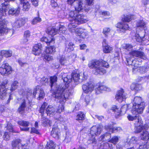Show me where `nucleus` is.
<instances>
[{
    "mask_svg": "<svg viewBox=\"0 0 149 149\" xmlns=\"http://www.w3.org/2000/svg\"><path fill=\"white\" fill-rule=\"evenodd\" d=\"M83 76H80L79 74L75 72L72 73V76L67 75L66 77L63 75L61 77L63 79L64 82H65V85H62L59 86L56 89V98L58 100L60 103L59 107L56 112L61 113L64 110L63 105L67 99L70 97L72 95V90L68 88V84L72 81V78L74 82L77 84L81 83L83 80L86 79L87 77L85 75L84 73L83 74Z\"/></svg>",
    "mask_w": 149,
    "mask_h": 149,
    "instance_id": "nucleus-1",
    "label": "nucleus"
},
{
    "mask_svg": "<svg viewBox=\"0 0 149 149\" xmlns=\"http://www.w3.org/2000/svg\"><path fill=\"white\" fill-rule=\"evenodd\" d=\"M15 0H4L5 2L0 5V35L5 33L11 36L13 33V30L12 29H8L5 26L6 21L3 18L6 15V13L9 6L7 2L14 1Z\"/></svg>",
    "mask_w": 149,
    "mask_h": 149,
    "instance_id": "nucleus-2",
    "label": "nucleus"
},
{
    "mask_svg": "<svg viewBox=\"0 0 149 149\" xmlns=\"http://www.w3.org/2000/svg\"><path fill=\"white\" fill-rule=\"evenodd\" d=\"M19 94L23 96L24 98L20 104L18 109V112L20 114H24L27 112H29L31 111V106H28L27 102L29 103L30 101L29 99L32 95L31 91H24L21 89L19 91Z\"/></svg>",
    "mask_w": 149,
    "mask_h": 149,
    "instance_id": "nucleus-3",
    "label": "nucleus"
},
{
    "mask_svg": "<svg viewBox=\"0 0 149 149\" xmlns=\"http://www.w3.org/2000/svg\"><path fill=\"white\" fill-rule=\"evenodd\" d=\"M88 66L91 69H95L94 74L95 75H102L106 72L102 67L108 68L109 64L108 63L103 60H92L89 62Z\"/></svg>",
    "mask_w": 149,
    "mask_h": 149,
    "instance_id": "nucleus-4",
    "label": "nucleus"
},
{
    "mask_svg": "<svg viewBox=\"0 0 149 149\" xmlns=\"http://www.w3.org/2000/svg\"><path fill=\"white\" fill-rule=\"evenodd\" d=\"M133 104L131 112L133 114L136 115L142 113L144 108L145 103L142 101L141 97H135L133 101Z\"/></svg>",
    "mask_w": 149,
    "mask_h": 149,
    "instance_id": "nucleus-5",
    "label": "nucleus"
},
{
    "mask_svg": "<svg viewBox=\"0 0 149 149\" xmlns=\"http://www.w3.org/2000/svg\"><path fill=\"white\" fill-rule=\"evenodd\" d=\"M77 25L72 21L71 22L68 26L69 31L72 33H75L76 35L80 38H85L88 35V32L85 29L81 27L75 29Z\"/></svg>",
    "mask_w": 149,
    "mask_h": 149,
    "instance_id": "nucleus-6",
    "label": "nucleus"
},
{
    "mask_svg": "<svg viewBox=\"0 0 149 149\" xmlns=\"http://www.w3.org/2000/svg\"><path fill=\"white\" fill-rule=\"evenodd\" d=\"M138 121L134 123V126L135 127V132L136 133H139L141 132H143L144 130H147L148 127L146 125H143V121L141 118H138Z\"/></svg>",
    "mask_w": 149,
    "mask_h": 149,
    "instance_id": "nucleus-7",
    "label": "nucleus"
},
{
    "mask_svg": "<svg viewBox=\"0 0 149 149\" xmlns=\"http://www.w3.org/2000/svg\"><path fill=\"white\" fill-rule=\"evenodd\" d=\"M128 106L127 104H125L121 108L120 112H119L118 109L115 105L113 106L111 108V110L116 113L115 117L118 118L121 116V113L122 114H125L128 109Z\"/></svg>",
    "mask_w": 149,
    "mask_h": 149,
    "instance_id": "nucleus-8",
    "label": "nucleus"
},
{
    "mask_svg": "<svg viewBox=\"0 0 149 149\" xmlns=\"http://www.w3.org/2000/svg\"><path fill=\"white\" fill-rule=\"evenodd\" d=\"M11 66L8 63L2 64L0 67V73L3 76H7L11 74L12 72Z\"/></svg>",
    "mask_w": 149,
    "mask_h": 149,
    "instance_id": "nucleus-9",
    "label": "nucleus"
},
{
    "mask_svg": "<svg viewBox=\"0 0 149 149\" xmlns=\"http://www.w3.org/2000/svg\"><path fill=\"white\" fill-rule=\"evenodd\" d=\"M33 95L34 97L38 100L43 99L45 95V93L42 89H39L38 87L34 89Z\"/></svg>",
    "mask_w": 149,
    "mask_h": 149,
    "instance_id": "nucleus-10",
    "label": "nucleus"
},
{
    "mask_svg": "<svg viewBox=\"0 0 149 149\" xmlns=\"http://www.w3.org/2000/svg\"><path fill=\"white\" fill-rule=\"evenodd\" d=\"M127 94L122 89L118 90L116 94V98L118 102H121L127 98Z\"/></svg>",
    "mask_w": 149,
    "mask_h": 149,
    "instance_id": "nucleus-11",
    "label": "nucleus"
},
{
    "mask_svg": "<svg viewBox=\"0 0 149 149\" xmlns=\"http://www.w3.org/2000/svg\"><path fill=\"white\" fill-rule=\"evenodd\" d=\"M67 2L70 5L73 3L76 10H81L83 8L82 0H68Z\"/></svg>",
    "mask_w": 149,
    "mask_h": 149,
    "instance_id": "nucleus-12",
    "label": "nucleus"
},
{
    "mask_svg": "<svg viewBox=\"0 0 149 149\" xmlns=\"http://www.w3.org/2000/svg\"><path fill=\"white\" fill-rule=\"evenodd\" d=\"M102 130L101 126L100 125L93 126L91 129L90 133L92 136H98L100 134Z\"/></svg>",
    "mask_w": 149,
    "mask_h": 149,
    "instance_id": "nucleus-13",
    "label": "nucleus"
},
{
    "mask_svg": "<svg viewBox=\"0 0 149 149\" xmlns=\"http://www.w3.org/2000/svg\"><path fill=\"white\" fill-rule=\"evenodd\" d=\"M8 83V81L6 79L2 83L1 85L0 86V97L2 99L4 95L6 94V91H7L6 88L4 89L6 87V85Z\"/></svg>",
    "mask_w": 149,
    "mask_h": 149,
    "instance_id": "nucleus-14",
    "label": "nucleus"
},
{
    "mask_svg": "<svg viewBox=\"0 0 149 149\" xmlns=\"http://www.w3.org/2000/svg\"><path fill=\"white\" fill-rule=\"evenodd\" d=\"M116 27L119 29L120 33H124L126 31L129 30L130 29L128 24L124 22L118 23L117 24Z\"/></svg>",
    "mask_w": 149,
    "mask_h": 149,
    "instance_id": "nucleus-15",
    "label": "nucleus"
},
{
    "mask_svg": "<svg viewBox=\"0 0 149 149\" xmlns=\"http://www.w3.org/2000/svg\"><path fill=\"white\" fill-rule=\"evenodd\" d=\"M42 45L40 43L35 45L33 47L32 53L35 55H39L42 51Z\"/></svg>",
    "mask_w": 149,
    "mask_h": 149,
    "instance_id": "nucleus-16",
    "label": "nucleus"
},
{
    "mask_svg": "<svg viewBox=\"0 0 149 149\" xmlns=\"http://www.w3.org/2000/svg\"><path fill=\"white\" fill-rule=\"evenodd\" d=\"M82 89L84 92L86 94L90 93L93 90L95 86L91 83H88L83 85Z\"/></svg>",
    "mask_w": 149,
    "mask_h": 149,
    "instance_id": "nucleus-17",
    "label": "nucleus"
},
{
    "mask_svg": "<svg viewBox=\"0 0 149 149\" xmlns=\"http://www.w3.org/2000/svg\"><path fill=\"white\" fill-rule=\"evenodd\" d=\"M130 54L133 56L139 57L144 60L146 59V56L143 52L136 50H133L130 52Z\"/></svg>",
    "mask_w": 149,
    "mask_h": 149,
    "instance_id": "nucleus-18",
    "label": "nucleus"
},
{
    "mask_svg": "<svg viewBox=\"0 0 149 149\" xmlns=\"http://www.w3.org/2000/svg\"><path fill=\"white\" fill-rule=\"evenodd\" d=\"M84 16L83 15H81L78 13L76 17L74 20L72 21L75 23L76 25H79L80 24H83L86 23L87 21L85 19H84Z\"/></svg>",
    "mask_w": 149,
    "mask_h": 149,
    "instance_id": "nucleus-19",
    "label": "nucleus"
},
{
    "mask_svg": "<svg viewBox=\"0 0 149 149\" xmlns=\"http://www.w3.org/2000/svg\"><path fill=\"white\" fill-rule=\"evenodd\" d=\"M50 86L51 88V92L52 93V96L56 98V92L55 90L53 89V87L54 86L55 87L56 84V76H54L51 77L50 78Z\"/></svg>",
    "mask_w": 149,
    "mask_h": 149,
    "instance_id": "nucleus-20",
    "label": "nucleus"
},
{
    "mask_svg": "<svg viewBox=\"0 0 149 149\" xmlns=\"http://www.w3.org/2000/svg\"><path fill=\"white\" fill-rule=\"evenodd\" d=\"M18 124L23 127H20V129L22 131H28L29 128L28 127L30 125V122L28 121L25 120L20 121L18 122Z\"/></svg>",
    "mask_w": 149,
    "mask_h": 149,
    "instance_id": "nucleus-21",
    "label": "nucleus"
},
{
    "mask_svg": "<svg viewBox=\"0 0 149 149\" xmlns=\"http://www.w3.org/2000/svg\"><path fill=\"white\" fill-rule=\"evenodd\" d=\"M102 43L104 52L105 53H111L113 49V48L107 43L106 40L105 39H104L103 40Z\"/></svg>",
    "mask_w": 149,
    "mask_h": 149,
    "instance_id": "nucleus-22",
    "label": "nucleus"
},
{
    "mask_svg": "<svg viewBox=\"0 0 149 149\" xmlns=\"http://www.w3.org/2000/svg\"><path fill=\"white\" fill-rule=\"evenodd\" d=\"M80 10H76L75 9L74 11H70L69 15V17L68 18L69 20L71 22L73 21V20H74L76 17V16H77L79 13V12Z\"/></svg>",
    "mask_w": 149,
    "mask_h": 149,
    "instance_id": "nucleus-23",
    "label": "nucleus"
},
{
    "mask_svg": "<svg viewBox=\"0 0 149 149\" xmlns=\"http://www.w3.org/2000/svg\"><path fill=\"white\" fill-rule=\"evenodd\" d=\"M147 68L146 67H138L137 65V67L135 68H133L132 71L134 73H136L137 72H139L141 74H143L146 72L147 71Z\"/></svg>",
    "mask_w": 149,
    "mask_h": 149,
    "instance_id": "nucleus-24",
    "label": "nucleus"
},
{
    "mask_svg": "<svg viewBox=\"0 0 149 149\" xmlns=\"http://www.w3.org/2000/svg\"><path fill=\"white\" fill-rule=\"evenodd\" d=\"M25 23V21L23 19L20 18L15 21L13 23V27L16 28H19L22 26Z\"/></svg>",
    "mask_w": 149,
    "mask_h": 149,
    "instance_id": "nucleus-25",
    "label": "nucleus"
},
{
    "mask_svg": "<svg viewBox=\"0 0 149 149\" xmlns=\"http://www.w3.org/2000/svg\"><path fill=\"white\" fill-rule=\"evenodd\" d=\"M109 88L104 86H99L96 87L95 89V93L99 94L102 92L103 91H108Z\"/></svg>",
    "mask_w": 149,
    "mask_h": 149,
    "instance_id": "nucleus-26",
    "label": "nucleus"
},
{
    "mask_svg": "<svg viewBox=\"0 0 149 149\" xmlns=\"http://www.w3.org/2000/svg\"><path fill=\"white\" fill-rule=\"evenodd\" d=\"M127 143L130 146H133V147L138 143L139 139L135 136L132 137L129 140L127 141Z\"/></svg>",
    "mask_w": 149,
    "mask_h": 149,
    "instance_id": "nucleus-27",
    "label": "nucleus"
},
{
    "mask_svg": "<svg viewBox=\"0 0 149 149\" xmlns=\"http://www.w3.org/2000/svg\"><path fill=\"white\" fill-rule=\"evenodd\" d=\"M41 40L42 42H45L47 45H50L55 43V40L52 38H51L50 37H43L41 38Z\"/></svg>",
    "mask_w": 149,
    "mask_h": 149,
    "instance_id": "nucleus-28",
    "label": "nucleus"
},
{
    "mask_svg": "<svg viewBox=\"0 0 149 149\" xmlns=\"http://www.w3.org/2000/svg\"><path fill=\"white\" fill-rule=\"evenodd\" d=\"M55 111V108L52 106L49 105L46 108L45 112L47 115L51 116L54 114Z\"/></svg>",
    "mask_w": 149,
    "mask_h": 149,
    "instance_id": "nucleus-29",
    "label": "nucleus"
},
{
    "mask_svg": "<svg viewBox=\"0 0 149 149\" xmlns=\"http://www.w3.org/2000/svg\"><path fill=\"white\" fill-rule=\"evenodd\" d=\"M21 4L23 5V10L24 11H28L30 8V5L27 0H19Z\"/></svg>",
    "mask_w": 149,
    "mask_h": 149,
    "instance_id": "nucleus-30",
    "label": "nucleus"
},
{
    "mask_svg": "<svg viewBox=\"0 0 149 149\" xmlns=\"http://www.w3.org/2000/svg\"><path fill=\"white\" fill-rule=\"evenodd\" d=\"M105 128L108 130H109V131L113 133L115 132H119L122 130L121 129L120 127H113L111 125H107L105 126Z\"/></svg>",
    "mask_w": 149,
    "mask_h": 149,
    "instance_id": "nucleus-31",
    "label": "nucleus"
},
{
    "mask_svg": "<svg viewBox=\"0 0 149 149\" xmlns=\"http://www.w3.org/2000/svg\"><path fill=\"white\" fill-rule=\"evenodd\" d=\"M147 23L143 20H140L136 23V26L137 28L141 30H143L146 27Z\"/></svg>",
    "mask_w": 149,
    "mask_h": 149,
    "instance_id": "nucleus-32",
    "label": "nucleus"
},
{
    "mask_svg": "<svg viewBox=\"0 0 149 149\" xmlns=\"http://www.w3.org/2000/svg\"><path fill=\"white\" fill-rule=\"evenodd\" d=\"M21 142V140L19 139H15L12 141L11 143L12 149H19L18 145Z\"/></svg>",
    "mask_w": 149,
    "mask_h": 149,
    "instance_id": "nucleus-33",
    "label": "nucleus"
},
{
    "mask_svg": "<svg viewBox=\"0 0 149 149\" xmlns=\"http://www.w3.org/2000/svg\"><path fill=\"white\" fill-rule=\"evenodd\" d=\"M30 35L31 34L30 31H25L24 33V38L22 40L21 42L23 43L27 42Z\"/></svg>",
    "mask_w": 149,
    "mask_h": 149,
    "instance_id": "nucleus-34",
    "label": "nucleus"
},
{
    "mask_svg": "<svg viewBox=\"0 0 149 149\" xmlns=\"http://www.w3.org/2000/svg\"><path fill=\"white\" fill-rule=\"evenodd\" d=\"M19 11L20 9L19 8L15 9L13 8L10 9L8 13L9 15L16 16L19 14Z\"/></svg>",
    "mask_w": 149,
    "mask_h": 149,
    "instance_id": "nucleus-35",
    "label": "nucleus"
},
{
    "mask_svg": "<svg viewBox=\"0 0 149 149\" xmlns=\"http://www.w3.org/2000/svg\"><path fill=\"white\" fill-rule=\"evenodd\" d=\"M74 46L73 43L70 42L66 44L65 49L67 52H70L74 49Z\"/></svg>",
    "mask_w": 149,
    "mask_h": 149,
    "instance_id": "nucleus-36",
    "label": "nucleus"
},
{
    "mask_svg": "<svg viewBox=\"0 0 149 149\" xmlns=\"http://www.w3.org/2000/svg\"><path fill=\"white\" fill-rule=\"evenodd\" d=\"M46 33L51 36H54L56 34V28L55 27H49L46 31Z\"/></svg>",
    "mask_w": 149,
    "mask_h": 149,
    "instance_id": "nucleus-37",
    "label": "nucleus"
},
{
    "mask_svg": "<svg viewBox=\"0 0 149 149\" xmlns=\"http://www.w3.org/2000/svg\"><path fill=\"white\" fill-rule=\"evenodd\" d=\"M126 60L128 64L129 65H133L134 66L133 68L136 67L137 65H138V61L135 60L131 59L130 58H127Z\"/></svg>",
    "mask_w": 149,
    "mask_h": 149,
    "instance_id": "nucleus-38",
    "label": "nucleus"
},
{
    "mask_svg": "<svg viewBox=\"0 0 149 149\" xmlns=\"http://www.w3.org/2000/svg\"><path fill=\"white\" fill-rule=\"evenodd\" d=\"M141 138L143 140L147 141L149 139V133L146 131V130H144L141 133Z\"/></svg>",
    "mask_w": 149,
    "mask_h": 149,
    "instance_id": "nucleus-39",
    "label": "nucleus"
},
{
    "mask_svg": "<svg viewBox=\"0 0 149 149\" xmlns=\"http://www.w3.org/2000/svg\"><path fill=\"white\" fill-rule=\"evenodd\" d=\"M1 56H4L6 57H9L11 56L12 55V51H10L2 50L1 52Z\"/></svg>",
    "mask_w": 149,
    "mask_h": 149,
    "instance_id": "nucleus-40",
    "label": "nucleus"
},
{
    "mask_svg": "<svg viewBox=\"0 0 149 149\" xmlns=\"http://www.w3.org/2000/svg\"><path fill=\"white\" fill-rule=\"evenodd\" d=\"M56 146L54 143L52 141L47 142L45 147L46 149H55Z\"/></svg>",
    "mask_w": 149,
    "mask_h": 149,
    "instance_id": "nucleus-41",
    "label": "nucleus"
},
{
    "mask_svg": "<svg viewBox=\"0 0 149 149\" xmlns=\"http://www.w3.org/2000/svg\"><path fill=\"white\" fill-rule=\"evenodd\" d=\"M55 52V48L54 46H51L47 47L45 50L47 54H53Z\"/></svg>",
    "mask_w": 149,
    "mask_h": 149,
    "instance_id": "nucleus-42",
    "label": "nucleus"
},
{
    "mask_svg": "<svg viewBox=\"0 0 149 149\" xmlns=\"http://www.w3.org/2000/svg\"><path fill=\"white\" fill-rule=\"evenodd\" d=\"M18 85L19 83L17 81H14L11 85V88L10 90L8 89V88H6L7 89V91H8V90L9 91H13L17 88V86H18ZM5 88H6L4 89Z\"/></svg>",
    "mask_w": 149,
    "mask_h": 149,
    "instance_id": "nucleus-43",
    "label": "nucleus"
},
{
    "mask_svg": "<svg viewBox=\"0 0 149 149\" xmlns=\"http://www.w3.org/2000/svg\"><path fill=\"white\" fill-rule=\"evenodd\" d=\"M123 48L126 51H129L132 50L133 46L129 44H124L123 45Z\"/></svg>",
    "mask_w": 149,
    "mask_h": 149,
    "instance_id": "nucleus-44",
    "label": "nucleus"
},
{
    "mask_svg": "<svg viewBox=\"0 0 149 149\" xmlns=\"http://www.w3.org/2000/svg\"><path fill=\"white\" fill-rule=\"evenodd\" d=\"M128 119L130 121L135 120V123L136 122L138 121V118H141L140 116L138 115L137 116H132V115H129L127 116Z\"/></svg>",
    "mask_w": 149,
    "mask_h": 149,
    "instance_id": "nucleus-45",
    "label": "nucleus"
},
{
    "mask_svg": "<svg viewBox=\"0 0 149 149\" xmlns=\"http://www.w3.org/2000/svg\"><path fill=\"white\" fill-rule=\"evenodd\" d=\"M85 115L82 112L78 113L76 116V120H82L84 119Z\"/></svg>",
    "mask_w": 149,
    "mask_h": 149,
    "instance_id": "nucleus-46",
    "label": "nucleus"
},
{
    "mask_svg": "<svg viewBox=\"0 0 149 149\" xmlns=\"http://www.w3.org/2000/svg\"><path fill=\"white\" fill-rule=\"evenodd\" d=\"M119 138L117 136H113L109 141V142L116 145L119 141Z\"/></svg>",
    "mask_w": 149,
    "mask_h": 149,
    "instance_id": "nucleus-47",
    "label": "nucleus"
},
{
    "mask_svg": "<svg viewBox=\"0 0 149 149\" xmlns=\"http://www.w3.org/2000/svg\"><path fill=\"white\" fill-rule=\"evenodd\" d=\"M131 88L132 90H135L138 91L140 90L141 88V85L139 84H132L131 86Z\"/></svg>",
    "mask_w": 149,
    "mask_h": 149,
    "instance_id": "nucleus-48",
    "label": "nucleus"
},
{
    "mask_svg": "<svg viewBox=\"0 0 149 149\" xmlns=\"http://www.w3.org/2000/svg\"><path fill=\"white\" fill-rule=\"evenodd\" d=\"M65 30L66 28L65 27L63 26L60 25L58 30H56V33H58L59 34L64 33Z\"/></svg>",
    "mask_w": 149,
    "mask_h": 149,
    "instance_id": "nucleus-49",
    "label": "nucleus"
},
{
    "mask_svg": "<svg viewBox=\"0 0 149 149\" xmlns=\"http://www.w3.org/2000/svg\"><path fill=\"white\" fill-rule=\"evenodd\" d=\"M133 16L132 15H126L123 19V21L125 22H129L133 18Z\"/></svg>",
    "mask_w": 149,
    "mask_h": 149,
    "instance_id": "nucleus-50",
    "label": "nucleus"
},
{
    "mask_svg": "<svg viewBox=\"0 0 149 149\" xmlns=\"http://www.w3.org/2000/svg\"><path fill=\"white\" fill-rule=\"evenodd\" d=\"M48 104L47 103L44 102L43 104L42 105L40 110H39V112L42 114V116H43V113L45 111V109L46 107L47 106Z\"/></svg>",
    "mask_w": 149,
    "mask_h": 149,
    "instance_id": "nucleus-51",
    "label": "nucleus"
},
{
    "mask_svg": "<svg viewBox=\"0 0 149 149\" xmlns=\"http://www.w3.org/2000/svg\"><path fill=\"white\" fill-rule=\"evenodd\" d=\"M144 37H141L139 34L136 33L135 35V39L136 41L139 42H142L144 40Z\"/></svg>",
    "mask_w": 149,
    "mask_h": 149,
    "instance_id": "nucleus-52",
    "label": "nucleus"
},
{
    "mask_svg": "<svg viewBox=\"0 0 149 149\" xmlns=\"http://www.w3.org/2000/svg\"><path fill=\"white\" fill-rule=\"evenodd\" d=\"M111 31V29L109 27H105L103 29V33L105 37H107Z\"/></svg>",
    "mask_w": 149,
    "mask_h": 149,
    "instance_id": "nucleus-53",
    "label": "nucleus"
},
{
    "mask_svg": "<svg viewBox=\"0 0 149 149\" xmlns=\"http://www.w3.org/2000/svg\"><path fill=\"white\" fill-rule=\"evenodd\" d=\"M84 100L86 105L88 104L90 102L92 101L91 97L88 95H87L85 96Z\"/></svg>",
    "mask_w": 149,
    "mask_h": 149,
    "instance_id": "nucleus-54",
    "label": "nucleus"
},
{
    "mask_svg": "<svg viewBox=\"0 0 149 149\" xmlns=\"http://www.w3.org/2000/svg\"><path fill=\"white\" fill-rule=\"evenodd\" d=\"M49 122V120L47 118L43 117L42 120V125L45 126L47 125Z\"/></svg>",
    "mask_w": 149,
    "mask_h": 149,
    "instance_id": "nucleus-55",
    "label": "nucleus"
},
{
    "mask_svg": "<svg viewBox=\"0 0 149 149\" xmlns=\"http://www.w3.org/2000/svg\"><path fill=\"white\" fill-rule=\"evenodd\" d=\"M53 59V58L51 54H46L44 56V60L48 61H52Z\"/></svg>",
    "mask_w": 149,
    "mask_h": 149,
    "instance_id": "nucleus-56",
    "label": "nucleus"
},
{
    "mask_svg": "<svg viewBox=\"0 0 149 149\" xmlns=\"http://www.w3.org/2000/svg\"><path fill=\"white\" fill-rule=\"evenodd\" d=\"M66 135L65 136V140L68 143L70 142L71 140V135L70 134L69 132H67L66 134Z\"/></svg>",
    "mask_w": 149,
    "mask_h": 149,
    "instance_id": "nucleus-57",
    "label": "nucleus"
},
{
    "mask_svg": "<svg viewBox=\"0 0 149 149\" xmlns=\"http://www.w3.org/2000/svg\"><path fill=\"white\" fill-rule=\"evenodd\" d=\"M41 21V19L39 17H36L34 18L32 22V24H35Z\"/></svg>",
    "mask_w": 149,
    "mask_h": 149,
    "instance_id": "nucleus-58",
    "label": "nucleus"
},
{
    "mask_svg": "<svg viewBox=\"0 0 149 149\" xmlns=\"http://www.w3.org/2000/svg\"><path fill=\"white\" fill-rule=\"evenodd\" d=\"M48 81V79L47 78L43 77L40 79V83L42 85H46V84H47Z\"/></svg>",
    "mask_w": 149,
    "mask_h": 149,
    "instance_id": "nucleus-59",
    "label": "nucleus"
},
{
    "mask_svg": "<svg viewBox=\"0 0 149 149\" xmlns=\"http://www.w3.org/2000/svg\"><path fill=\"white\" fill-rule=\"evenodd\" d=\"M112 146V144L109 145L107 143H104L103 144L101 145L100 146V148L103 149H107L108 147H111Z\"/></svg>",
    "mask_w": 149,
    "mask_h": 149,
    "instance_id": "nucleus-60",
    "label": "nucleus"
},
{
    "mask_svg": "<svg viewBox=\"0 0 149 149\" xmlns=\"http://www.w3.org/2000/svg\"><path fill=\"white\" fill-rule=\"evenodd\" d=\"M56 127L54 125L52 128V130L51 132V135L54 138L56 137Z\"/></svg>",
    "mask_w": 149,
    "mask_h": 149,
    "instance_id": "nucleus-61",
    "label": "nucleus"
},
{
    "mask_svg": "<svg viewBox=\"0 0 149 149\" xmlns=\"http://www.w3.org/2000/svg\"><path fill=\"white\" fill-rule=\"evenodd\" d=\"M6 94L4 96V97L3 98L5 99V98H8L7 100V102L6 103L7 104H8L10 102V100L11 99V95L9 93L8 94L7 91H6Z\"/></svg>",
    "mask_w": 149,
    "mask_h": 149,
    "instance_id": "nucleus-62",
    "label": "nucleus"
},
{
    "mask_svg": "<svg viewBox=\"0 0 149 149\" xmlns=\"http://www.w3.org/2000/svg\"><path fill=\"white\" fill-rule=\"evenodd\" d=\"M149 148V145L146 143L139 145L138 149H148Z\"/></svg>",
    "mask_w": 149,
    "mask_h": 149,
    "instance_id": "nucleus-63",
    "label": "nucleus"
},
{
    "mask_svg": "<svg viewBox=\"0 0 149 149\" xmlns=\"http://www.w3.org/2000/svg\"><path fill=\"white\" fill-rule=\"evenodd\" d=\"M60 62L61 64L62 65H64L66 63L67 60L65 56H62L61 58L60 59Z\"/></svg>",
    "mask_w": 149,
    "mask_h": 149,
    "instance_id": "nucleus-64",
    "label": "nucleus"
}]
</instances>
